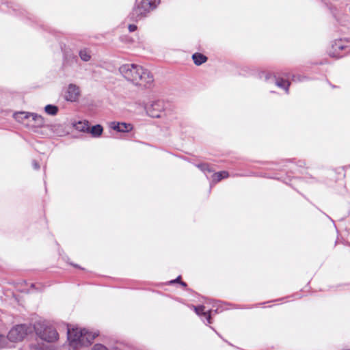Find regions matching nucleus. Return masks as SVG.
<instances>
[{"label":"nucleus","instance_id":"obj_1","mask_svg":"<svg viewBox=\"0 0 350 350\" xmlns=\"http://www.w3.org/2000/svg\"><path fill=\"white\" fill-rule=\"evenodd\" d=\"M119 71L127 81L132 82L135 85L150 88L153 85L152 75L139 65L124 64L120 67Z\"/></svg>","mask_w":350,"mask_h":350},{"label":"nucleus","instance_id":"obj_2","mask_svg":"<svg viewBox=\"0 0 350 350\" xmlns=\"http://www.w3.org/2000/svg\"><path fill=\"white\" fill-rule=\"evenodd\" d=\"M97 333L88 332L85 329L79 327L68 328V339L73 349L82 346H88L92 343Z\"/></svg>","mask_w":350,"mask_h":350},{"label":"nucleus","instance_id":"obj_3","mask_svg":"<svg viewBox=\"0 0 350 350\" xmlns=\"http://www.w3.org/2000/svg\"><path fill=\"white\" fill-rule=\"evenodd\" d=\"M33 329L36 335L44 341L53 343L59 339V334L56 329L52 326L46 325L44 321L36 323Z\"/></svg>","mask_w":350,"mask_h":350},{"label":"nucleus","instance_id":"obj_4","mask_svg":"<svg viewBox=\"0 0 350 350\" xmlns=\"http://www.w3.org/2000/svg\"><path fill=\"white\" fill-rule=\"evenodd\" d=\"M32 331L33 328L30 325L26 324L17 325L10 330L8 338L12 342L21 341Z\"/></svg>","mask_w":350,"mask_h":350},{"label":"nucleus","instance_id":"obj_5","mask_svg":"<svg viewBox=\"0 0 350 350\" xmlns=\"http://www.w3.org/2000/svg\"><path fill=\"white\" fill-rule=\"evenodd\" d=\"M151 10L146 6L142 1L139 4L135 5L129 15V18L132 21H137L145 18Z\"/></svg>","mask_w":350,"mask_h":350},{"label":"nucleus","instance_id":"obj_6","mask_svg":"<svg viewBox=\"0 0 350 350\" xmlns=\"http://www.w3.org/2000/svg\"><path fill=\"white\" fill-rule=\"evenodd\" d=\"M164 110V103L162 100L154 101L148 108L147 113L152 118H159L161 117Z\"/></svg>","mask_w":350,"mask_h":350},{"label":"nucleus","instance_id":"obj_7","mask_svg":"<svg viewBox=\"0 0 350 350\" xmlns=\"http://www.w3.org/2000/svg\"><path fill=\"white\" fill-rule=\"evenodd\" d=\"M80 94L79 88L75 84H70L65 94L66 100L76 101Z\"/></svg>","mask_w":350,"mask_h":350},{"label":"nucleus","instance_id":"obj_8","mask_svg":"<svg viewBox=\"0 0 350 350\" xmlns=\"http://www.w3.org/2000/svg\"><path fill=\"white\" fill-rule=\"evenodd\" d=\"M109 126L111 129L121 133H128L133 129L132 124L124 122H111Z\"/></svg>","mask_w":350,"mask_h":350},{"label":"nucleus","instance_id":"obj_9","mask_svg":"<svg viewBox=\"0 0 350 350\" xmlns=\"http://www.w3.org/2000/svg\"><path fill=\"white\" fill-rule=\"evenodd\" d=\"M346 47V45L342 40H335L332 45V49L334 51L331 55L334 57L342 56L340 52L343 51Z\"/></svg>","mask_w":350,"mask_h":350},{"label":"nucleus","instance_id":"obj_10","mask_svg":"<svg viewBox=\"0 0 350 350\" xmlns=\"http://www.w3.org/2000/svg\"><path fill=\"white\" fill-rule=\"evenodd\" d=\"M30 117V123L29 124L31 126L40 128L44 125V120L41 116L31 113Z\"/></svg>","mask_w":350,"mask_h":350},{"label":"nucleus","instance_id":"obj_11","mask_svg":"<svg viewBox=\"0 0 350 350\" xmlns=\"http://www.w3.org/2000/svg\"><path fill=\"white\" fill-rule=\"evenodd\" d=\"M30 114L31 113L19 111L14 113V118L17 122L29 125L31 118Z\"/></svg>","mask_w":350,"mask_h":350},{"label":"nucleus","instance_id":"obj_12","mask_svg":"<svg viewBox=\"0 0 350 350\" xmlns=\"http://www.w3.org/2000/svg\"><path fill=\"white\" fill-rule=\"evenodd\" d=\"M192 307L198 315L204 316L208 323H211V316L210 314V312H211V310H209L208 312L204 311L205 307L202 305L198 306H193Z\"/></svg>","mask_w":350,"mask_h":350},{"label":"nucleus","instance_id":"obj_13","mask_svg":"<svg viewBox=\"0 0 350 350\" xmlns=\"http://www.w3.org/2000/svg\"><path fill=\"white\" fill-rule=\"evenodd\" d=\"M271 79L275 81V83L278 87L284 89L286 93H288V88L291 84L290 82L276 76H274Z\"/></svg>","mask_w":350,"mask_h":350},{"label":"nucleus","instance_id":"obj_14","mask_svg":"<svg viewBox=\"0 0 350 350\" xmlns=\"http://www.w3.org/2000/svg\"><path fill=\"white\" fill-rule=\"evenodd\" d=\"M88 121H79L73 124L74 128L83 133H89L90 127H89Z\"/></svg>","mask_w":350,"mask_h":350},{"label":"nucleus","instance_id":"obj_15","mask_svg":"<svg viewBox=\"0 0 350 350\" xmlns=\"http://www.w3.org/2000/svg\"><path fill=\"white\" fill-rule=\"evenodd\" d=\"M192 59L196 65L200 66L206 62L207 57L202 53H196L192 55Z\"/></svg>","mask_w":350,"mask_h":350},{"label":"nucleus","instance_id":"obj_16","mask_svg":"<svg viewBox=\"0 0 350 350\" xmlns=\"http://www.w3.org/2000/svg\"><path fill=\"white\" fill-rule=\"evenodd\" d=\"M103 131V128L100 124H96L93 126L91 129L90 128L89 133L94 137H100Z\"/></svg>","mask_w":350,"mask_h":350},{"label":"nucleus","instance_id":"obj_17","mask_svg":"<svg viewBox=\"0 0 350 350\" xmlns=\"http://www.w3.org/2000/svg\"><path fill=\"white\" fill-rule=\"evenodd\" d=\"M228 176L229 174L227 171L216 172L213 175V182L215 183H218L222 179L228 178Z\"/></svg>","mask_w":350,"mask_h":350},{"label":"nucleus","instance_id":"obj_18","mask_svg":"<svg viewBox=\"0 0 350 350\" xmlns=\"http://www.w3.org/2000/svg\"><path fill=\"white\" fill-rule=\"evenodd\" d=\"M79 55L83 62H88L91 59V51L88 49H83L79 51Z\"/></svg>","mask_w":350,"mask_h":350},{"label":"nucleus","instance_id":"obj_19","mask_svg":"<svg viewBox=\"0 0 350 350\" xmlns=\"http://www.w3.org/2000/svg\"><path fill=\"white\" fill-rule=\"evenodd\" d=\"M146 6H148L151 11L154 10L160 3V0H142Z\"/></svg>","mask_w":350,"mask_h":350},{"label":"nucleus","instance_id":"obj_20","mask_svg":"<svg viewBox=\"0 0 350 350\" xmlns=\"http://www.w3.org/2000/svg\"><path fill=\"white\" fill-rule=\"evenodd\" d=\"M45 112L49 115L55 116L58 112V108L55 105H47L44 108Z\"/></svg>","mask_w":350,"mask_h":350},{"label":"nucleus","instance_id":"obj_21","mask_svg":"<svg viewBox=\"0 0 350 350\" xmlns=\"http://www.w3.org/2000/svg\"><path fill=\"white\" fill-rule=\"evenodd\" d=\"M8 336L5 337L3 335L0 334V348H5L8 347Z\"/></svg>","mask_w":350,"mask_h":350},{"label":"nucleus","instance_id":"obj_22","mask_svg":"<svg viewBox=\"0 0 350 350\" xmlns=\"http://www.w3.org/2000/svg\"><path fill=\"white\" fill-rule=\"evenodd\" d=\"M198 167L200 168L204 172H211L213 171L208 163L199 164L198 165Z\"/></svg>","mask_w":350,"mask_h":350},{"label":"nucleus","instance_id":"obj_23","mask_svg":"<svg viewBox=\"0 0 350 350\" xmlns=\"http://www.w3.org/2000/svg\"><path fill=\"white\" fill-rule=\"evenodd\" d=\"M92 350H108V349L101 344H96Z\"/></svg>","mask_w":350,"mask_h":350},{"label":"nucleus","instance_id":"obj_24","mask_svg":"<svg viewBox=\"0 0 350 350\" xmlns=\"http://www.w3.org/2000/svg\"><path fill=\"white\" fill-rule=\"evenodd\" d=\"M32 165H33V167L36 170L40 169V165L36 160H33Z\"/></svg>","mask_w":350,"mask_h":350},{"label":"nucleus","instance_id":"obj_25","mask_svg":"<svg viewBox=\"0 0 350 350\" xmlns=\"http://www.w3.org/2000/svg\"><path fill=\"white\" fill-rule=\"evenodd\" d=\"M137 29V26L135 25H129V30L130 32H133Z\"/></svg>","mask_w":350,"mask_h":350},{"label":"nucleus","instance_id":"obj_26","mask_svg":"<svg viewBox=\"0 0 350 350\" xmlns=\"http://www.w3.org/2000/svg\"><path fill=\"white\" fill-rule=\"evenodd\" d=\"M180 280V276H178L176 280L172 281V282H178Z\"/></svg>","mask_w":350,"mask_h":350},{"label":"nucleus","instance_id":"obj_27","mask_svg":"<svg viewBox=\"0 0 350 350\" xmlns=\"http://www.w3.org/2000/svg\"><path fill=\"white\" fill-rule=\"evenodd\" d=\"M46 350H54L52 346L47 347Z\"/></svg>","mask_w":350,"mask_h":350},{"label":"nucleus","instance_id":"obj_28","mask_svg":"<svg viewBox=\"0 0 350 350\" xmlns=\"http://www.w3.org/2000/svg\"><path fill=\"white\" fill-rule=\"evenodd\" d=\"M180 284L183 286H187V284L184 282H180Z\"/></svg>","mask_w":350,"mask_h":350},{"label":"nucleus","instance_id":"obj_29","mask_svg":"<svg viewBox=\"0 0 350 350\" xmlns=\"http://www.w3.org/2000/svg\"><path fill=\"white\" fill-rule=\"evenodd\" d=\"M73 266H75V267H78V265H74Z\"/></svg>","mask_w":350,"mask_h":350}]
</instances>
